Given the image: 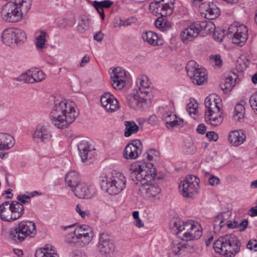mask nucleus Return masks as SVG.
Here are the masks:
<instances>
[{"label":"nucleus","instance_id":"a18cd8bd","mask_svg":"<svg viewBox=\"0 0 257 257\" xmlns=\"http://www.w3.org/2000/svg\"><path fill=\"white\" fill-rule=\"evenodd\" d=\"M183 243L178 241H174L172 242V250L175 255H179L181 251H183Z\"/></svg>","mask_w":257,"mask_h":257},{"label":"nucleus","instance_id":"412c9836","mask_svg":"<svg viewBox=\"0 0 257 257\" xmlns=\"http://www.w3.org/2000/svg\"><path fill=\"white\" fill-rule=\"evenodd\" d=\"M100 102L102 106L108 111H115L119 108L118 100L109 93H105L101 96Z\"/></svg>","mask_w":257,"mask_h":257},{"label":"nucleus","instance_id":"13d9d810","mask_svg":"<svg viewBox=\"0 0 257 257\" xmlns=\"http://www.w3.org/2000/svg\"><path fill=\"white\" fill-rule=\"evenodd\" d=\"M31 196L26 195H19L17 197L18 201L21 202L22 204H28L30 202Z\"/></svg>","mask_w":257,"mask_h":257},{"label":"nucleus","instance_id":"6ab92c4d","mask_svg":"<svg viewBox=\"0 0 257 257\" xmlns=\"http://www.w3.org/2000/svg\"><path fill=\"white\" fill-rule=\"evenodd\" d=\"M126 74L124 70L118 67L114 68L111 75V83L113 87L118 90L122 88L125 84Z\"/></svg>","mask_w":257,"mask_h":257},{"label":"nucleus","instance_id":"c9c22d12","mask_svg":"<svg viewBox=\"0 0 257 257\" xmlns=\"http://www.w3.org/2000/svg\"><path fill=\"white\" fill-rule=\"evenodd\" d=\"M13 211L15 221L20 218L24 213V206L23 204L17 201L10 202Z\"/></svg>","mask_w":257,"mask_h":257},{"label":"nucleus","instance_id":"de8ad7c7","mask_svg":"<svg viewBox=\"0 0 257 257\" xmlns=\"http://www.w3.org/2000/svg\"><path fill=\"white\" fill-rule=\"evenodd\" d=\"M211 63L215 66L220 67L222 65V60L220 55H211L210 57Z\"/></svg>","mask_w":257,"mask_h":257},{"label":"nucleus","instance_id":"e2e57ef3","mask_svg":"<svg viewBox=\"0 0 257 257\" xmlns=\"http://www.w3.org/2000/svg\"><path fill=\"white\" fill-rule=\"evenodd\" d=\"M104 34L101 31L95 33L93 35V38L97 42H101L103 38Z\"/></svg>","mask_w":257,"mask_h":257},{"label":"nucleus","instance_id":"6e6552de","mask_svg":"<svg viewBox=\"0 0 257 257\" xmlns=\"http://www.w3.org/2000/svg\"><path fill=\"white\" fill-rule=\"evenodd\" d=\"M186 69L188 75L194 84L202 85L207 81L206 70L204 68L199 67L195 61H189Z\"/></svg>","mask_w":257,"mask_h":257},{"label":"nucleus","instance_id":"72a5a7b5","mask_svg":"<svg viewBox=\"0 0 257 257\" xmlns=\"http://www.w3.org/2000/svg\"><path fill=\"white\" fill-rule=\"evenodd\" d=\"M232 75H228L224 80V83L220 85L221 89L224 91L225 93L230 92L235 85L237 77L234 73H232Z\"/></svg>","mask_w":257,"mask_h":257},{"label":"nucleus","instance_id":"20e7f679","mask_svg":"<svg viewBox=\"0 0 257 257\" xmlns=\"http://www.w3.org/2000/svg\"><path fill=\"white\" fill-rule=\"evenodd\" d=\"M240 246L239 240L233 234L220 237L213 245L216 252L226 257H234L239 252Z\"/></svg>","mask_w":257,"mask_h":257},{"label":"nucleus","instance_id":"69168bd1","mask_svg":"<svg viewBox=\"0 0 257 257\" xmlns=\"http://www.w3.org/2000/svg\"><path fill=\"white\" fill-rule=\"evenodd\" d=\"M148 123L151 125H156L157 124L158 120L155 115H151L148 118Z\"/></svg>","mask_w":257,"mask_h":257},{"label":"nucleus","instance_id":"aec40b11","mask_svg":"<svg viewBox=\"0 0 257 257\" xmlns=\"http://www.w3.org/2000/svg\"><path fill=\"white\" fill-rule=\"evenodd\" d=\"M199 26L198 23H193L189 26L184 29L181 33V38L183 43L185 44L193 41L199 34Z\"/></svg>","mask_w":257,"mask_h":257},{"label":"nucleus","instance_id":"338daca9","mask_svg":"<svg viewBox=\"0 0 257 257\" xmlns=\"http://www.w3.org/2000/svg\"><path fill=\"white\" fill-rule=\"evenodd\" d=\"M131 25V23L130 22L129 20H120V22L118 25H116V24H114V27H121V26H127Z\"/></svg>","mask_w":257,"mask_h":257},{"label":"nucleus","instance_id":"393cba45","mask_svg":"<svg viewBox=\"0 0 257 257\" xmlns=\"http://www.w3.org/2000/svg\"><path fill=\"white\" fill-rule=\"evenodd\" d=\"M0 218L7 222L15 221L10 201H6L0 204Z\"/></svg>","mask_w":257,"mask_h":257},{"label":"nucleus","instance_id":"0e129e2a","mask_svg":"<svg viewBox=\"0 0 257 257\" xmlns=\"http://www.w3.org/2000/svg\"><path fill=\"white\" fill-rule=\"evenodd\" d=\"M163 17H158V18L155 21V24L157 28H163V26L164 25V23L163 22L164 19Z\"/></svg>","mask_w":257,"mask_h":257},{"label":"nucleus","instance_id":"bb28decb","mask_svg":"<svg viewBox=\"0 0 257 257\" xmlns=\"http://www.w3.org/2000/svg\"><path fill=\"white\" fill-rule=\"evenodd\" d=\"M78 149L82 162L91 159L92 151L90 149V144L88 141L85 140L81 141L78 145Z\"/></svg>","mask_w":257,"mask_h":257},{"label":"nucleus","instance_id":"c03bdc74","mask_svg":"<svg viewBox=\"0 0 257 257\" xmlns=\"http://www.w3.org/2000/svg\"><path fill=\"white\" fill-rule=\"evenodd\" d=\"M48 37L47 33L41 31L40 35L36 38V47L38 49H43L44 48V45L46 43V39Z\"/></svg>","mask_w":257,"mask_h":257},{"label":"nucleus","instance_id":"bf43d9fd","mask_svg":"<svg viewBox=\"0 0 257 257\" xmlns=\"http://www.w3.org/2000/svg\"><path fill=\"white\" fill-rule=\"evenodd\" d=\"M209 184L210 185L212 186H215L217 185L220 183V179L219 178L215 176H212V177H210L208 180Z\"/></svg>","mask_w":257,"mask_h":257},{"label":"nucleus","instance_id":"052dcab7","mask_svg":"<svg viewBox=\"0 0 257 257\" xmlns=\"http://www.w3.org/2000/svg\"><path fill=\"white\" fill-rule=\"evenodd\" d=\"M147 153L148 154V159L150 161L153 160V155L157 156L159 154V152L155 149H150L148 150Z\"/></svg>","mask_w":257,"mask_h":257},{"label":"nucleus","instance_id":"680f3d73","mask_svg":"<svg viewBox=\"0 0 257 257\" xmlns=\"http://www.w3.org/2000/svg\"><path fill=\"white\" fill-rule=\"evenodd\" d=\"M76 211L79 214V215L82 218H84L85 215H89V213H88L86 212L82 211L81 209L80 206L79 204H77L75 208Z\"/></svg>","mask_w":257,"mask_h":257},{"label":"nucleus","instance_id":"f8f14e48","mask_svg":"<svg viewBox=\"0 0 257 257\" xmlns=\"http://www.w3.org/2000/svg\"><path fill=\"white\" fill-rule=\"evenodd\" d=\"M229 33L233 34L232 42L233 43L242 46L248 38V30L244 25L234 24L228 28Z\"/></svg>","mask_w":257,"mask_h":257},{"label":"nucleus","instance_id":"7ed1b4c3","mask_svg":"<svg viewBox=\"0 0 257 257\" xmlns=\"http://www.w3.org/2000/svg\"><path fill=\"white\" fill-rule=\"evenodd\" d=\"M170 226L175 233H182L183 239L186 240L198 239L202 235L201 225L192 220L185 222L179 218H174L171 220Z\"/></svg>","mask_w":257,"mask_h":257},{"label":"nucleus","instance_id":"2f4dec72","mask_svg":"<svg viewBox=\"0 0 257 257\" xmlns=\"http://www.w3.org/2000/svg\"><path fill=\"white\" fill-rule=\"evenodd\" d=\"M217 99L214 96H207L205 99V105L206 108V112H217L220 111V108L218 105Z\"/></svg>","mask_w":257,"mask_h":257},{"label":"nucleus","instance_id":"4d7b16f0","mask_svg":"<svg viewBox=\"0 0 257 257\" xmlns=\"http://www.w3.org/2000/svg\"><path fill=\"white\" fill-rule=\"evenodd\" d=\"M206 137L209 141H213L216 142L218 139V135L214 132H208L206 134Z\"/></svg>","mask_w":257,"mask_h":257},{"label":"nucleus","instance_id":"9d476101","mask_svg":"<svg viewBox=\"0 0 257 257\" xmlns=\"http://www.w3.org/2000/svg\"><path fill=\"white\" fill-rule=\"evenodd\" d=\"M2 19L9 23H16L24 18L16 7L14 2H9L4 5L1 10Z\"/></svg>","mask_w":257,"mask_h":257},{"label":"nucleus","instance_id":"423d86ee","mask_svg":"<svg viewBox=\"0 0 257 257\" xmlns=\"http://www.w3.org/2000/svg\"><path fill=\"white\" fill-rule=\"evenodd\" d=\"M36 234L35 223L31 221H22L12 229L9 237L16 242H21L27 237H34Z\"/></svg>","mask_w":257,"mask_h":257},{"label":"nucleus","instance_id":"c85d7f7f","mask_svg":"<svg viewBox=\"0 0 257 257\" xmlns=\"http://www.w3.org/2000/svg\"><path fill=\"white\" fill-rule=\"evenodd\" d=\"M142 38L145 42L153 46L161 45L163 44L162 40L159 38L158 35L152 31L143 33Z\"/></svg>","mask_w":257,"mask_h":257},{"label":"nucleus","instance_id":"39448f33","mask_svg":"<svg viewBox=\"0 0 257 257\" xmlns=\"http://www.w3.org/2000/svg\"><path fill=\"white\" fill-rule=\"evenodd\" d=\"M126 178L122 173L116 172L110 178L106 176L100 180V187L102 190L111 195L120 193L126 186Z\"/></svg>","mask_w":257,"mask_h":257},{"label":"nucleus","instance_id":"f704fd0d","mask_svg":"<svg viewBox=\"0 0 257 257\" xmlns=\"http://www.w3.org/2000/svg\"><path fill=\"white\" fill-rule=\"evenodd\" d=\"M54 249L53 246L46 245L42 250L36 251L35 257H59Z\"/></svg>","mask_w":257,"mask_h":257},{"label":"nucleus","instance_id":"e433bc0d","mask_svg":"<svg viewBox=\"0 0 257 257\" xmlns=\"http://www.w3.org/2000/svg\"><path fill=\"white\" fill-rule=\"evenodd\" d=\"M206 16L208 19L213 20L217 18L220 14L219 9L213 3H208L206 10Z\"/></svg>","mask_w":257,"mask_h":257},{"label":"nucleus","instance_id":"c756f323","mask_svg":"<svg viewBox=\"0 0 257 257\" xmlns=\"http://www.w3.org/2000/svg\"><path fill=\"white\" fill-rule=\"evenodd\" d=\"M23 18L27 15L31 8V0H15L14 2Z\"/></svg>","mask_w":257,"mask_h":257},{"label":"nucleus","instance_id":"4468645a","mask_svg":"<svg viewBox=\"0 0 257 257\" xmlns=\"http://www.w3.org/2000/svg\"><path fill=\"white\" fill-rule=\"evenodd\" d=\"M231 213L229 211L223 212L219 213L214 218L213 228L215 233H219L221 229L226 225L229 228H236L237 226V221H228Z\"/></svg>","mask_w":257,"mask_h":257},{"label":"nucleus","instance_id":"f257e3e1","mask_svg":"<svg viewBox=\"0 0 257 257\" xmlns=\"http://www.w3.org/2000/svg\"><path fill=\"white\" fill-rule=\"evenodd\" d=\"M130 171L133 180L141 183L140 190L147 197H155L161 192L158 184L147 183L154 180L157 175L156 169L153 164L136 162L130 166Z\"/></svg>","mask_w":257,"mask_h":257},{"label":"nucleus","instance_id":"37998d69","mask_svg":"<svg viewBox=\"0 0 257 257\" xmlns=\"http://www.w3.org/2000/svg\"><path fill=\"white\" fill-rule=\"evenodd\" d=\"M89 21L86 18H82L79 21L77 30L80 33H84L89 28Z\"/></svg>","mask_w":257,"mask_h":257},{"label":"nucleus","instance_id":"9b49d317","mask_svg":"<svg viewBox=\"0 0 257 257\" xmlns=\"http://www.w3.org/2000/svg\"><path fill=\"white\" fill-rule=\"evenodd\" d=\"M164 1V0H155L150 4V10L154 15L166 17L173 13L174 3L171 2L170 3L162 4Z\"/></svg>","mask_w":257,"mask_h":257},{"label":"nucleus","instance_id":"6e6d98bb","mask_svg":"<svg viewBox=\"0 0 257 257\" xmlns=\"http://www.w3.org/2000/svg\"><path fill=\"white\" fill-rule=\"evenodd\" d=\"M247 225V220L246 219H244L242 220L240 223L237 222V226H236V228H238L240 231H243L246 228Z\"/></svg>","mask_w":257,"mask_h":257},{"label":"nucleus","instance_id":"dca6fc26","mask_svg":"<svg viewBox=\"0 0 257 257\" xmlns=\"http://www.w3.org/2000/svg\"><path fill=\"white\" fill-rule=\"evenodd\" d=\"M33 137L44 143L50 142L52 138V127L47 123L37 125L34 131Z\"/></svg>","mask_w":257,"mask_h":257},{"label":"nucleus","instance_id":"4be33fe9","mask_svg":"<svg viewBox=\"0 0 257 257\" xmlns=\"http://www.w3.org/2000/svg\"><path fill=\"white\" fill-rule=\"evenodd\" d=\"M75 195L79 198H90L94 194V187L85 182H81L73 192Z\"/></svg>","mask_w":257,"mask_h":257},{"label":"nucleus","instance_id":"ea45409f","mask_svg":"<svg viewBox=\"0 0 257 257\" xmlns=\"http://www.w3.org/2000/svg\"><path fill=\"white\" fill-rule=\"evenodd\" d=\"M245 103L244 101H240L235 106L234 117H237L238 120H240L244 117L245 112L244 104Z\"/></svg>","mask_w":257,"mask_h":257},{"label":"nucleus","instance_id":"0eeeda50","mask_svg":"<svg viewBox=\"0 0 257 257\" xmlns=\"http://www.w3.org/2000/svg\"><path fill=\"white\" fill-rule=\"evenodd\" d=\"M2 41L6 45L14 47L23 44L27 39L26 33L18 28H10L5 30L2 35Z\"/></svg>","mask_w":257,"mask_h":257},{"label":"nucleus","instance_id":"8fccbe9b","mask_svg":"<svg viewBox=\"0 0 257 257\" xmlns=\"http://www.w3.org/2000/svg\"><path fill=\"white\" fill-rule=\"evenodd\" d=\"M249 103L250 106L257 114V92L253 94L250 97Z\"/></svg>","mask_w":257,"mask_h":257},{"label":"nucleus","instance_id":"473e14b6","mask_svg":"<svg viewBox=\"0 0 257 257\" xmlns=\"http://www.w3.org/2000/svg\"><path fill=\"white\" fill-rule=\"evenodd\" d=\"M113 4V2L110 0H105L100 2L95 1L93 2L92 5L97 11L98 13L99 14L101 19L103 20L105 18L103 9L109 8Z\"/></svg>","mask_w":257,"mask_h":257},{"label":"nucleus","instance_id":"f03ea898","mask_svg":"<svg viewBox=\"0 0 257 257\" xmlns=\"http://www.w3.org/2000/svg\"><path fill=\"white\" fill-rule=\"evenodd\" d=\"M72 103L66 100L56 101L50 112L51 122L56 127L63 129L72 123L78 116Z\"/></svg>","mask_w":257,"mask_h":257},{"label":"nucleus","instance_id":"58836bf2","mask_svg":"<svg viewBox=\"0 0 257 257\" xmlns=\"http://www.w3.org/2000/svg\"><path fill=\"white\" fill-rule=\"evenodd\" d=\"M125 126L124 136L129 137L133 134L137 133L139 131V127L134 121H125Z\"/></svg>","mask_w":257,"mask_h":257},{"label":"nucleus","instance_id":"ddd939ff","mask_svg":"<svg viewBox=\"0 0 257 257\" xmlns=\"http://www.w3.org/2000/svg\"><path fill=\"white\" fill-rule=\"evenodd\" d=\"M115 245L111 236L106 232H101L99 235L97 249L102 256L107 257L113 252Z\"/></svg>","mask_w":257,"mask_h":257},{"label":"nucleus","instance_id":"864d4df0","mask_svg":"<svg viewBox=\"0 0 257 257\" xmlns=\"http://www.w3.org/2000/svg\"><path fill=\"white\" fill-rule=\"evenodd\" d=\"M183 123V119H179V120H177V119H175V120H173L172 121H167L166 122V125H167V127H173L174 126H178V125H182Z\"/></svg>","mask_w":257,"mask_h":257},{"label":"nucleus","instance_id":"1a4fd4ad","mask_svg":"<svg viewBox=\"0 0 257 257\" xmlns=\"http://www.w3.org/2000/svg\"><path fill=\"white\" fill-rule=\"evenodd\" d=\"M199 179L194 175L188 176L179 185L180 191L186 198H192L198 192Z\"/></svg>","mask_w":257,"mask_h":257},{"label":"nucleus","instance_id":"4c0bfd02","mask_svg":"<svg viewBox=\"0 0 257 257\" xmlns=\"http://www.w3.org/2000/svg\"><path fill=\"white\" fill-rule=\"evenodd\" d=\"M199 33L204 31L205 35H209L213 33L215 29V25L211 21H202L198 23Z\"/></svg>","mask_w":257,"mask_h":257},{"label":"nucleus","instance_id":"a19ab883","mask_svg":"<svg viewBox=\"0 0 257 257\" xmlns=\"http://www.w3.org/2000/svg\"><path fill=\"white\" fill-rule=\"evenodd\" d=\"M32 77V83L39 82L43 80L45 78V74L37 68H34L31 70Z\"/></svg>","mask_w":257,"mask_h":257},{"label":"nucleus","instance_id":"5fc2aeb1","mask_svg":"<svg viewBox=\"0 0 257 257\" xmlns=\"http://www.w3.org/2000/svg\"><path fill=\"white\" fill-rule=\"evenodd\" d=\"M183 251L193 252L197 249L196 246L192 244H190L189 243H183Z\"/></svg>","mask_w":257,"mask_h":257},{"label":"nucleus","instance_id":"3c124183","mask_svg":"<svg viewBox=\"0 0 257 257\" xmlns=\"http://www.w3.org/2000/svg\"><path fill=\"white\" fill-rule=\"evenodd\" d=\"M186 109L190 115L195 114L198 112L197 104L189 103L187 104Z\"/></svg>","mask_w":257,"mask_h":257},{"label":"nucleus","instance_id":"603ef678","mask_svg":"<svg viewBox=\"0 0 257 257\" xmlns=\"http://www.w3.org/2000/svg\"><path fill=\"white\" fill-rule=\"evenodd\" d=\"M70 257H87L84 251L81 249H75L70 253Z\"/></svg>","mask_w":257,"mask_h":257},{"label":"nucleus","instance_id":"09e8293b","mask_svg":"<svg viewBox=\"0 0 257 257\" xmlns=\"http://www.w3.org/2000/svg\"><path fill=\"white\" fill-rule=\"evenodd\" d=\"M213 37L214 40L217 41H222L224 37V34L222 30H216L213 32Z\"/></svg>","mask_w":257,"mask_h":257},{"label":"nucleus","instance_id":"7c9ffc66","mask_svg":"<svg viewBox=\"0 0 257 257\" xmlns=\"http://www.w3.org/2000/svg\"><path fill=\"white\" fill-rule=\"evenodd\" d=\"M205 119L207 123L214 126H218L223 121L220 111L219 113L205 112Z\"/></svg>","mask_w":257,"mask_h":257},{"label":"nucleus","instance_id":"cd10ccee","mask_svg":"<svg viewBox=\"0 0 257 257\" xmlns=\"http://www.w3.org/2000/svg\"><path fill=\"white\" fill-rule=\"evenodd\" d=\"M15 145V140L10 135L5 133L0 134V151L8 150Z\"/></svg>","mask_w":257,"mask_h":257},{"label":"nucleus","instance_id":"2eb2a0df","mask_svg":"<svg viewBox=\"0 0 257 257\" xmlns=\"http://www.w3.org/2000/svg\"><path fill=\"white\" fill-rule=\"evenodd\" d=\"M127 102L130 107L135 109L143 108L148 107L150 98L137 93L136 90H134L127 95Z\"/></svg>","mask_w":257,"mask_h":257},{"label":"nucleus","instance_id":"49530a36","mask_svg":"<svg viewBox=\"0 0 257 257\" xmlns=\"http://www.w3.org/2000/svg\"><path fill=\"white\" fill-rule=\"evenodd\" d=\"M31 74V70H29L19 76L18 80L19 81H23L26 83H32V81L33 79H32Z\"/></svg>","mask_w":257,"mask_h":257},{"label":"nucleus","instance_id":"a211bd4d","mask_svg":"<svg viewBox=\"0 0 257 257\" xmlns=\"http://www.w3.org/2000/svg\"><path fill=\"white\" fill-rule=\"evenodd\" d=\"M74 233L77 234L84 245L89 244L94 236L92 229L86 224L77 226L75 228Z\"/></svg>","mask_w":257,"mask_h":257},{"label":"nucleus","instance_id":"5701e85b","mask_svg":"<svg viewBox=\"0 0 257 257\" xmlns=\"http://www.w3.org/2000/svg\"><path fill=\"white\" fill-rule=\"evenodd\" d=\"M148 79V78L146 76L138 77L136 80L138 89L136 90L137 91V93H140L141 95L151 99V88Z\"/></svg>","mask_w":257,"mask_h":257},{"label":"nucleus","instance_id":"774afa93","mask_svg":"<svg viewBox=\"0 0 257 257\" xmlns=\"http://www.w3.org/2000/svg\"><path fill=\"white\" fill-rule=\"evenodd\" d=\"M206 127L205 124H200L198 125L196 131L198 133L204 134L206 132Z\"/></svg>","mask_w":257,"mask_h":257},{"label":"nucleus","instance_id":"f3484780","mask_svg":"<svg viewBox=\"0 0 257 257\" xmlns=\"http://www.w3.org/2000/svg\"><path fill=\"white\" fill-rule=\"evenodd\" d=\"M143 146L139 140H132L124 148L123 157L126 160L136 159L142 152Z\"/></svg>","mask_w":257,"mask_h":257},{"label":"nucleus","instance_id":"79ce46f5","mask_svg":"<svg viewBox=\"0 0 257 257\" xmlns=\"http://www.w3.org/2000/svg\"><path fill=\"white\" fill-rule=\"evenodd\" d=\"M79 237L74 232L72 235L68 236L66 239V242L72 246H84L81 242Z\"/></svg>","mask_w":257,"mask_h":257},{"label":"nucleus","instance_id":"a878e982","mask_svg":"<svg viewBox=\"0 0 257 257\" xmlns=\"http://www.w3.org/2000/svg\"><path fill=\"white\" fill-rule=\"evenodd\" d=\"M246 139V135L241 131H231L228 137L229 142L234 146L241 145Z\"/></svg>","mask_w":257,"mask_h":257},{"label":"nucleus","instance_id":"b1692460","mask_svg":"<svg viewBox=\"0 0 257 257\" xmlns=\"http://www.w3.org/2000/svg\"><path fill=\"white\" fill-rule=\"evenodd\" d=\"M65 182L66 187L74 192L81 183L79 174L75 171H70L65 175Z\"/></svg>","mask_w":257,"mask_h":257}]
</instances>
